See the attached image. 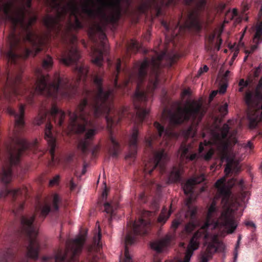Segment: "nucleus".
Returning <instances> with one entry per match:
<instances>
[{
	"mask_svg": "<svg viewBox=\"0 0 262 262\" xmlns=\"http://www.w3.org/2000/svg\"><path fill=\"white\" fill-rule=\"evenodd\" d=\"M162 25L164 26L166 30L169 31L170 29V25L168 24L166 21L163 20L162 21Z\"/></svg>",
	"mask_w": 262,
	"mask_h": 262,
	"instance_id": "nucleus-56",
	"label": "nucleus"
},
{
	"mask_svg": "<svg viewBox=\"0 0 262 262\" xmlns=\"http://www.w3.org/2000/svg\"><path fill=\"white\" fill-rule=\"evenodd\" d=\"M53 63L52 57L48 55L42 59L41 63L42 68L45 70H49L52 68Z\"/></svg>",
	"mask_w": 262,
	"mask_h": 262,
	"instance_id": "nucleus-38",
	"label": "nucleus"
},
{
	"mask_svg": "<svg viewBox=\"0 0 262 262\" xmlns=\"http://www.w3.org/2000/svg\"><path fill=\"white\" fill-rule=\"evenodd\" d=\"M65 117L66 115L63 111L60 110L57 106L53 105L50 112H40L35 120V123L38 125L41 124L44 122H47L45 128V139L50 147L49 151L53 161L56 143L55 139L51 133L52 125L51 124V121L52 120L56 125L61 126L64 121Z\"/></svg>",
	"mask_w": 262,
	"mask_h": 262,
	"instance_id": "nucleus-7",
	"label": "nucleus"
},
{
	"mask_svg": "<svg viewBox=\"0 0 262 262\" xmlns=\"http://www.w3.org/2000/svg\"><path fill=\"white\" fill-rule=\"evenodd\" d=\"M226 180L225 178L219 179L215 183V187L217 189L216 194L215 198L218 199L221 198V203L223 205L224 210L221 213L219 217V208L216 206V203L215 200H213L210 206L214 205L215 209V212L213 214L212 220L215 222H219L217 226H215V224L211 223L208 226L205 228L206 232L208 234L207 238L204 239L203 238L200 239V241L204 243L207 245L206 250L202 253L201 260L199 262H208L212 257V255L216 251V247L214 242H208L210 238V234L208 232V228L212 225L214 228H219L224 227L228 234H231L234 232L236 229L238 222L235 218V211L231 208V191L230 188L226 185Z\"/></svg>",
	"mask_w": 262,
	"mask_h": 262,
	"instance_id": "nucleus-4",
	"label": "nucleus"
},
{
	"mask_svg": "<svg viewBox=\"0 0 262 262\" xmlns=\"http://www.w3.org/2000/svg\"><path fill=\"white\" fill-rule=\"evenodd\" d=\"M59 198L58 195L54 194L53 198L52 207L46 203L41 208V215L45 217L50 211H56L58 209V203Z\"/></svg>",
	"mask_w": 262,
	"mask_h": 262,
	"instance_id": "nucleus-25",
	"label": "nucleus"
},
{
	"mask_svg": "<svg viewBox=\"0 0 262 262\" xmlns=\"http://www.w3.org/2000/svg\"><path fill=\"white\" fill-rule=\"evenodd\" d=\"M249 84V82L247 81H245L244 79H241L239 80L238 85L240 86L246 88Z\"/></svg>",
	"mask_w": 262,
	"mask_h": 262,
	"instance_id": "nucleus-53",
	"label": "nucleus"
},
{
	"mask_svg": "<svg viewBox=\"0 0 262 262\" xmlns=\"http://www.w3.org/2000/svg\"><path fill=\"white\" fill-rule=\"evenodd\" d=\"M258 44L256 43V45L252 46L250 50L246 51V53L248 54H252L257 49Z\"/></svg>",
	"mask_w": 262,
	"mask_h": 262,
	"instance_id": "nucleus-54",
	"label": "nucleus"
},
{
	"mask_svg": "<svg viewBox=\"0 0 262 262\" xmlns=\"http://www.w3.org/2000/svg\"><path fill=\"white\" fill-rule=\"evenodd\" d=\"M25 191V189H8L5 188L0 192V199L2 198H5L8 195L10 194L13 196H16L19 195H22L24 194Z\"/></svg>",
	"mask_w": 262,
	"mask_h": 262,
	"instance_id": "nucleus-30",
	"label": "nucleus"
},
{
	"mask_svg": "<svg viewBox=\"0 0 262 262\" xmlns=\"http://www.w3.org/2000/svg\"><path fill=\"white\" fill-rule=\"evenodd\" d=\"M137 70V73L134 72L129 75V80L133 81L137 79L139 82H142L146 77L147 71V59L145 58L143 61L136 63L134 66V71Z\"/></svg>",
	"mask_w": 262,
	"mask_h": 262,
	"instance_id": "nucleus-18",
	"label": "nucleus"
},
{
	"mask_svg": "<svg viewBox=\"0 0 262 262\" xmlns=\"http://www.w3.org/2000/svg\"><path fill=\"white\" fill-rule=\"evenodd\" d=\"M154 126L158 131L157 138H160L163 136V139L166 143L171 138L177 137V134L170 127L165 129L164 126L158 122L154 123Z\"/></svg>",
	"mask_w": 262,
	"mask_h": 262,
	"instance_id": "nucleus-21",
	"label": "nucleus"
},
{
	"mask_svg": "<svg viewBox=\"0 0 262 262\" xmlns=\"http://www.w3.org/2000/svg\"><path fill=\"white\" fill-rule=\"evenodd\" d=\"M83 245H67L66 252L64 254L59 252L55 256L56 262H61L66 258H70V262L75 260V257L81 251Z\"/></svg>",
	"mask_w": 262,
	"mask_h": 262,
	"instance_id": "nucleus-17",
	"label": "nucleus"
},
{
	"mask_svg": "<svg viewBox=\"0 0 262 262\" xmlns=\"http://www.w3.org/2000/svg\"><path fill=\"white\" fill-rule=\"evenodd\" d=\"M219 111L222 114L224 115H226L228 112V104L225 103L223 105L220 106L219 107Z\"/></svg>",
	"mask_w": 262,
	"mask_h": 262,
	"instance_id": "nucleus-45",
	"label": "nucleus"
},
{
	"mask_svg": "<svg viewBox=\"0 0 262 262\" xmlns=\"http://www.w3.org/2000/svg\"><path fill=\"white\" fill-rule=\"evenodd\" d=\"M7 112L10 115L14 116L15 126L16 127H20L24 125L25 123V105L23 104L20 105L18 112L17 113H16L12 108H11V107H9L7 108Z\"/></svg>",
	"mask_w": 262,
	"mask_h": 262,
	"instance_id": "nucleus-24",
	"label": "nucleus"
},
{
	"mask_svg": "<svg viewBox=\"0 0 262 262\" xmlns=\"http://www.w3.org/2000/svg\"><path fill=\"white\" fill-rule=\"evenodd\" d=\"M212 145V142L211 141H206V140H205L204 141L203 143L201 142L200 143V145H199V153H202L203 150H204V146H211Z\"/></svg>",
	"mask_w": 262,
	"mask_h": 262,
	"instance_id": "nucleus-43",
	"label": "nucleus"
},
{
	"mask_svg": "<svg viewBox=\"0 0 262 262\" xmlns=\"http://www.w3.org/2000/svg\"><path fill=\"white\" fill-rule=\"evenodd\" d=\"M262 41V22L256 26V32L253 37V42L259 43Z\"/></svg>",
	"mask_w": 262,
	"mask_h": 262,
	"instance_id": "nucleus-37",
	"label": "nucleus"
},
{
	"mask_svg": "<svg viewBox=\"0 0 262 262\" xmlns=\"http://www.w3.org/2000/svg\"><path fill=\"white\" fill-rule=\"evenodd\" d=\"M34 216H23L21 220L22 229L28 234L29 238V244L27 247L28 256L33 259L38 257L39 245L35 237L37 234V228L33 224Z\"/></svg>",
	"mask_w": 262,
	"mask_h": 262,
	"instance_id": "nucleus-10",
	"label": "nucleus"
},
{
	"mask_svg": "<svg viewBox=\"0 0 262 262\" xmlns=\"http://www.w3.org/2000/svg\"><path fill=\"white\" fill-rule=\"evenodd\" d=\"M15 252L11 249L6 250L0 257V262H9L14 257Z\"/></svg>",
	"mask_w": 262,
	"mask_h": 262,
	"instance_id": "nucleus-34",
	"label": "nucleus"
},
{
	"mask_svg": "<svg viewBox=\"0 0 262 262\" xmlns=\"http://www.w3.org/2000/svg\"><path fill=\"white\" fill-rule=\"evenodd\" d=\"M215 212V209L214 207V205L209 206L204 225L194 233L190 240L186 252L187 254L192 256L193 251L198 249L199 247L200 239L203 238L204 239H206L207 238L208 234L206 232L205 228L207 227L209 224L214 223L215 224V226H218L219 222H215L212 218L213 215V214H214Z\"/></svg>",
	"mask_w": 262,
	"mask_h": 262,
	"instance_id": "nucleus-11",
	"label": "nucleus"
},
{
	"mask_svg": "<svg viewBox=\"0 0 262 262\" xmlns=\"http://www.w3.org/2000/svg\"><path fill=\"white\" fill-rule=\"evenodd\" d=\"M149 51L148 50V53H149ZM149 56V55L148 54V71H149V70H150L151 71L152 73L154 74H155V76H156V77H157V76L159 75L160 73H159L158 75H156V74H155V73L154 72V71L153 68H152V67L151 66V60H150ZM148 75H149V72L148 73Z\"/></svg>",
	"mask_w": 262,
	"mask_h": 262,
	"instance_id": "nucleus-51",
	"label": "nucleus"
},
{
	"mask_svg": "<svg viewBox=\"0 0 262 262\" xmlns=\"http://www.w3.org/2000/svg\"><path fill=\"white\" fill-rule=\"evenodd\" d=\"M12 179L11 169L9 165L6 164L3 166L0 173V181L5 184L9 183Z\"/></svg>",
	"mask_w": 262,
	"mask_h": 262,
	"instance_id": "nucleus-26",
	"label": "nucleus"
},
{
	"mask_svg": "<svg viewBox=\"0 0 262 262\" xmlns=\"http://www.w3.org/2000/svg\"><path fill=\"white\" fill-rule=\"evenodd\" d=\"M214 150L212 148H210L208 151L204 155V159L206 161H209L214 155Z\"/></svg>",
	"mask_w": 262,
	"mask_h": 262,
	"instance_id": "nucleus-42",
	"label": "nucleus"
},
{
	"mask_svg": "<svg viewBox=\"0 0 262 262\" xmlns=\"http://www.w3.org/2000/svg\"><path fill=\"white\" fill-rule=\"evenodd\" d=\"M104 210L106 213L113 216L118 208V203L116 201H111L104 204Z\"/></svg>",
	"mask_w": 262,
	"mask_h": 262,
	"instance_id": "nucleus-32",
	"label": "nucleus"
},
{
	"mask_svg": "<svg viewBox=\"0 0 262 262\" xmlns=\"http://www.w3.org/2000/svg\"><path fill=\"white\" fill-rule=\"evenodd\" d=\"M146 99L145 93L140 89V86L138 84V88L134 96V101H144Z\"/></svg>",
	"mask_w": 262,
	"mask_h": 262,
	"instance_id": "nucleus-36",
	"label": "nucleus"
},
{
	"mask_svg": "<svg viewBox=\"0 0 262 262\" xmlns=\"http://www.w3.org/2000/svg\"><path fill=\"white\" fill-rule=\"evenodd\" d=\"M231 121L229 120L228 123H225L220 129L222 138L224 141L222 142L219 147L221 148L222 154L224 156L227 155L228 147L232 142L235 144L236 142L235 136L237 134V130H233L230 132L229 124H231Z\"/></svg>",
	"mask_w": 262,
	"mask_h": 262,
	"instance_id": "nucleus-14",
	"label": "nucleus"
},
{
	"mask_svg": "<svg viewBox=\"0 0 262 262\" xmlns=\"http://www.w3.org/2000/svg\"><path fill=\"white\" fill-rule=\"evenodd\" d=\"M170 215V212H169L167 215L165 214V212L163 210L159 215L157 219V222L161 225H164L169 218Z\"/></svg>",
	"mask_w": 262,
	"mask_h": 262,
	"instance_id": "nucleus-40",
	"label": "nucleus"
},
{
	"mask_svg": "<svg viewBox=\"0 0 262 262\" xmlns=\"http://www.w3.org/2000/svg\"><path fill=\"white\" fill-rule=\"evenodd\" d=\"M135 107L137 109V115L140 120H142L146 116V112L145 110L138 106L135 104Z\"/></svg>",
	"mask_w": 262,
	"mask_h": 262,
	"instance_id": "nucleus-41",
	"label": "nucleus"
},
{
	"mask_svg": "<svg viewBox=\"0 0 262 262\" xmlns=\"http://www.w3.org/2000/svg\"><path fill=\"white\" fill-rule=\"evenodd\" d=\"M147 222L143 219L134 222L133 224L128 225L124 238L125 249L123 256L120 262H132V256L129 253L127 246L132 245L136 240V236H143L147 232Z\"/></svg>",
	"mask_w": 262,
	"mask_h": 262,
	"instance_id": "nucleus-8",
	"label": "nucleus"
},
{
	"mask_svg": "<svg viewBox=\"0 0 262 262\" xmlns=\"http://www.w3.org/2000/svg\"><path fill=\"white\" fill-rule=\"evenodd\" d=\"M53 6L57 9L55 16L48 15L44 18V23L50 30H59L62 21H67V32L77 30L82 28L78 19L81 13L90 17L97 16L99 23H95L89 29V36L96 43L93 50L92 62L98 66L102 64L103 52L106 50V37L103 32L105 26L108 23L117 21L120 15V0H97L99 6L96 10L93 8V0H85L81 6V10L75 0H69L64 6L58 0H51Z\"/></svg>",
	"mask_w": 262,
	"mask_h": 262,
	"instance_id": "nucleus-1",
	"label": "nucleus"
},
{
	"mask_svg": "<svg viewBox=\"0 0 262 262\" xmlns=\"http://www.w3.org/2000/svg\"><path fill=\"white\" fill-rule=\"evenodd\" d=\"M198 183L195 179H189L183 185V189L185 194L187 195H192L193 193L194 186Z\"/></svg>",
	"mask_w": 262,
	"mask_h": 262,
	"instance_id": "nucleus-27",
	"label": "nucleus"
},
{
	"mask_svg": "<svg viewBox=\"0 0 262 262\" xmlns=\"http://www.w3.org/2000/svg\"><path fill=\"white\" fill-rule=\"evenodd\" d=\"M246 225L248 226H251V227H255L254 224L253 222H250V221L247 222L246 223Z\"/></svg>",
	"mask_w": 262,
	"mask_h": 262,
	"instance_id": "nucleus-62",
	"label": "nucleus"
},
{
	"mask_svg": "<svg viewBox=\"0 0 262 262\" xmlns=\"http://www.w3.org/2000/svg\"><path fill=\"white\" fill-rule=\"evenodd\" d=\"M36 73L38 74L36 86L37 93L54 97L61 96L65 98L71 97L75 93V88L69 83L67 78L57 77L54 83L48 84V75L40 70H37Z\"/></svg>",
	"mask_w": 262,
	"mask_h": 262,
	"instance_id": "nucleus-6",
	"label": "nucleus"
},
{
	"mask_svg": "<svg viewBox=\"0 0 262 262\" xmlns=\"http://www.w3.org/2000/svg\"><path fill=\"white\" fill-rule=\"evenodd\" d=\"M260 71V70L259 68H257L256 69V70L254 71V74L255 77H257L258 76Z\"/></svg>",
	"mask_w": 262,
	"mask_h": 262,
	"instance_id": "nucleus-60",
	"label": "nucleus"
},
{
	"mask_svg": "<svg viewBox=\"0 0 262 262\" xmlns=\"http://www.w3.org/2000/svg\"><path fill=\"white\" fill-rule=\"evenodd\" d=\"M20 77L15 74H8L7 82L4 90L6 99L9 102L14 100V98L18 94L16 85L20 81Z\"/></svg>",
	"mask_w": 262,
	"mask_h": 262,
	"instance_id": "nucleus-16",
	"label": "nucleus"
},
{
	"mask_svg": "<svg viewBox=\"0 0 262 262\" xmlns=\"http://www.w3.org/2000/svg\"><path fill=\"white\" fill-rule=\"evenodd\" d=\"M13 143L14 145H11L7 148V157L11 165L18 162L21 152L27 146L25 140L19 137L16 138Z\"/></svg>",
	"mask_w": 262,
	"mask_h": 262,
	"instance_id": "nucleus-15",
	"label": "nucleus"
},
{
	"mask_svg": "<svg viewBox=\"0 0 262 262\" xmlns=\"http://www.w3.org/2000/svg\"><path fill=\"white\" fill-rule=\"evenodd\" d=\"M191 257V256L188 255L186 253L185 256L184 262H189Z\"/></svg>",
	"mask_w": 262,
	"mask_h": 262,
	"instance_id": "nucleus-59",
	"label": "nucleus"
},
{
	"mask_svg": "<svg viewBox=\"0 0 262 262\" xmlns=\"http://www.w3.org/2000/svg\"><path fill=\"white\" fill-rule=\"evenodd\" d=\"M237 164H234L232 161L228 162L225 169V172L227 174H229L233 172H237L239 170Z\"/></svg>",
	"mask_w": 262,
	"mask_h": 262,
	"instance_id": "nucleus-39",
	"label": "nucleus"
},
{
	"mask_svg": "<svg viewBox=\"0 0 262 262\" xmlns=\"http://www.w3.org/2000/svg\"><path fill=\"white\" fill-rule=\"evenodd\" d=\"M148 150L149 148H150L152 146V139L150 137L148 136Z\"/></svg>",
	"mask_w": 262,
	"mask_h": 262,
	"instance_id": "nucleus-61",
	"label": "nucleus"
},
{
	"mask_svg": "<svg viewBox=\"0 0 262 262\" xmlns=\"http://www.w3.org/2000/svg\"><path fill=\"white\" fill-rule=\"evenodd\" d=\"M198 209L195 207L188 206V209L186 213V217H189L190 221L186 225L185 230L187 233H191L196 227V216Z\"/></svg>",
	"mask_w": 262,
	"mask_h": 262,
	"instance_id": "nucleus-23",
	"label": "nucleus"
},
{
	"mask_svg": "<svg viewBox=\"0 0 262 262\" xmlns=\"http://www.w3.org/2000/svg\"><path fill=\"white\" fill-rule=\"evenodd\" d=\"M227 87V85L226 84H223V85H222L219 89L220 93L224 94L226 91Z\"/></svg>",
	"mask_w": 262,
	"mask_h": 262,
	"instance_id": "nucleus-55",
	"label": "nucleus"
},
{
	"mask_svg": "<svg viewBox=\"0 0 262 262\" xmlns=\"http://www.w3.org/2000/svg\"><path fill=\"white\" fill-rule=\"evenodd\" d=\"M177 56L168 53L166 51L156 52L151 57V66L156 75L160 73L162 67H171L176 62Z\"/></svg>",
	"mask_w": 262,
	"mask_h": 262,
	"instance_id": "nucleus-13",
	"label": "nucleus"
},
{
	"mask_svg": "<svg viewBox=\"0 0 262 262\" xmlns=\"http://www.w3.org/2000/svg\"><path fill=\"white\" fill-rule=\"evenodd\" d=\"M181 224V222L179 220L175 219L174 220L171 224V228L172 229L174 232L176 231V229L179 227V226Z\"/></svg>",
	"mask_w": 262,
	"mask_h": 262,
	"instance_id": "nucleus-44",
	"label": "nucleus"
},
{
	"mask_svg": "<svg viewBox=\"0 0 262 262\" xmlns=\"http://www.w3.org/2000/svg\"><path fill=\"white\" fill-rule=\"evenodd\" d=\"M168 242L166 239H162L159 241L152 242L150 244L151 248L155 250L158 254L161 253L167 246Z\"/></svg>",
	"mask_w": 262,
	"mask_h": 262,
	"instance_id": "nucleus-28",
	"label": "nucleus"
},
{
	"mask_svg": "<svg viewBox=\"0 0 262 262\" xmlns=\"http://www.w3.org/2000/svg\"><path fill=\"white\" fill-rule=\"evenodd\" d=\"M75 71L78 74L80 79H84L88 72V68L86 66L82 64L79 67H76Z\"/></svg>",
	"mask_w": 262,
	"mask_h": 262,
	"instance_id": "nucleus-35",
	"label": "nucleus"
},
{
	"mask_svg": "<svg viewBox=\"0 0 262 262\" xmlns=\"http://www.w3.org/2000/svg\"><path fill=\"white\" fill-rule=\"evenodd\" d=\"M76 37L73 34H68L64 39L65 49L62 53L60 61L66 66L75 63L80 58L76 47Z\"/></svg>",
	"mask_w": 262,
	"mask_h": 262,
	"instance_id": "nucleus-12",
	"label": "nucleus"
},
{
	"mask_svg": "<svg viewBox=\"0 0 262 262\" xmlns=\"http://www.w3.org/2000/svg\"><path fill=\"white\" fill-rule=\"evenodd\" d=\"M154 157L155 167H159L161 171H164L166 162L169 159L168 155L162 149L155 151Z\"/></svg>",
	"mask_w": 262,
	"mask_h": 262,
	"instance_id": "nucleus-22",
	"label": "nucleus"
},
{
	"mask_svg": "<svg viewBox=\"0 0 262 262\" xmlns=\"http://www.w3.org/2000/svg\"><path fill=\"white\" fill-rule=\"evenodd\" d=\"M60 179L59 175L55 176L50 181L49 184L50 186H54L58 184Z\"/></svg>",
	"mask_w": 262,
	"mask_h": 262,
	"instance_id": "nucleus-47",
	"label": "nucleus"
},
{
	"mask_svg": "<svg viewBox=\"0 0 262 262\" xmlns=\"http://www.w3.org/2000/svg\"><path fill=\"white\" fill-rule=\"evenodd\" d=\"M163 3L166 2L167 5L172 4L175 3L177 0H162ZM152 0H148V10L151 7Z\"/></svg>",
	"mask_w": 262,
	"mask_h": 262,
	"instance_id": "nucleus-49",
	"label": "nucleus"
},
{
	"mask_svg": "<svg viewBox=\"0 0 262 262\" xmlns=\"http://www.w3.org/2000/svg\"><path fill=\"white\" fill-rule=\"evenodd\" d=\"M31 1L0 0V15L12 26L8 41H42L39 36L29 30L36 20L30 13Z\"/></svg>",
	"mask_w": 262,
	"mask_h": 262,
	"instance_id": "nucleus-3",
	"label": "nucleus"
},
{
	"mask_svg": "<svg viewBox=\"0 0 262 262\" xmlns=\"http://www.w3.org/2000/svg\"><path fill=\"white\" fill-rule=\"evenodd\" d=\"M139 140L138 130L134 128L129 138L128 145L129 152L126 156L125 158L134 157L137 152L138 142Z\"/></svg>",
	"mask_w": 262,
	"mask_h": 262,
	"instance_id": "nucleus-20",
	"label": "nucleus"
},
{
	"mask_svg": "<svg viewBox=\"0 0 262 262\" xmlns=\"http://www.w3.org/2000/svg\"><path fill=\"white\" fill-rule=\"evenodd\" d=\"M129 49L133 51H136L138 50V46L136 41H132L129 45Z\"/></svg>",
	"mask_w": 262,
	"mask_h": 262,
	"instance_id": "nucleus-50",
	"label": "nucleus"
},
{
	"mask_svg": "<svg viewBox=\"0 0 262 262\" xmlns=\"http://www.w3.org/2000/svg\"><path fill=\"white\" fill-rule=\"evenodd\" d=\"M110 139L111 142V146L109 149V153L113 157H116L119 152V145L116 140L115 137L111 134Z\"/></svg>",
	"mask_w": 262,
	"mask_h": 262,
	"instance_id": "nucleus-31",
	"label": "nucleus"
},
{
	"mask_svg": "<svg viewBox=\"0 0 262 262\" xmlns=\"http://www.w3.org/2000/svg\"><path fill=\"white\" fill-rule=\"evenodd\" d=\"M181 168L180 167H173L169 176L168 180L171 183L178 182L181 181Z\"/></svg>",
	"mask_w": 262,
	"mask_h": 262,
	"instance_id": "nucleus-29",
	"label": "nucleus"
},
{
	"mask_svg": "<svg viewBox=\"0 0 262 262\" xmlns=\"http://www.w3.org/2000/svg\"><path fill=\"white\" fill-rule=\"evenodd\" d=\"M208 70V67L207 66L205 65L203 68H201L200 69L199 72L200 73V74H201L202 73L207 72Z\"/></svg>",
	"mask_w": 262,
	"mask_h": 262,
	"instance_id": "nucleus-57",
	"label": "nucleus"
},
{
	"mask_svg": "<svg viewBox=\"0 0 262 262\" xmlns=\"http://www.w3.org/2000/svg\"><path fill=\"white\" fill-rule=\"evenodd\" d=\"M238 54V50H236L234 51L233 56L232 57V59H235V58L237 57V55Z\"/></svg>",
	"mask_w": 262,
	"mask_h": 262,
	"instance_id": "nucleus-63",
	"label": "nucleus"
},
{
	"mask_svg": "<svg viewBox=\"0 0 262 262\" xmlns=\"http://www.w3.org/2000/svg\"><path fill=\"white\" fill-rule=\"evenodd\" d=\"M115 69L116 73L114 74V86L116 88H120V85L117 84V78L119 73L121 71V70L123 69V67L122 66V62L120 59L118 58L116 59L115 63Z\"/></svg>",
	"mask_w": 262,
	"mask_h": 262,
	"instance_id": "nucleus-33",
	"label": "nucleus"
},
{
	"mask_svg": "<svg viewBox=\"0 0 262 262\" xmlns=\"http://www.w3.org/2000/svg\"><path fill=\"white\" fill-rule=\"evenodd\" d=\"M186 5L190 6L194 3V6L189 8L183 15L181 14L180 19H184L185 27L188 28L201 29L200 16L205 9L206 0H184Z\"/></svg>",
	"mask_w": 262,
	"mask_h": 262,
	"instance_id": "nucleus-9",
	"label": "nucleus"
},
{
	"mask_svg": "<svg viewBox=\"0 0 262 262\" xmlns=\"http://www.w3.org/2000/svg\"><path fill=\"white\" fill-rule=\"evenodd\" d=\"M202 104L195 101L190 103L187 107H179L177 112L170 113L169 123L172 126L178 125L184 122H190L191 124L186 130L187 136L193 137L196 127L204 115Z\"/></svg>",
	"mask_w": 262,
	"mask_h": 262,
	"instance_id": "nucleus-5",
	"label": "nucleus"
},
{
	"mask_svg": "<svg viewBox=\"0 0 262 262\" xmlns=\"http://www.w3.org/2000/svg\"><path fill=\"white\" fill-rule=\"evenodd\" d=\"M154 261L155 262H161V259L158 256H155Z\"/></svg>",
	"mask_w": 262,
	"mask_h": 262,
	"instance_id": "nucleus-64",
	"label": "nucleus"
},
{
	"mask_svg": "<svg viewBox=\"0 0 262 262\" xmlns=\"http://www.w3.org/2000/svg\"><path fill=\"white\" fill-rule=\"evenodd\" d=\"M76 184L74 183L73 181V179H72L70 181V187L71 190H73L76 187Z\"/></svg>",
	"mask_w": 262,
	"mask_h": 262,
	"instance_id": "nucleus-58",
	"label": "nucleus"
},
{
	"mask_svg": "<svg viewBox=\"0 0 262 262\" xmlns=\"http://www.w3.org/2000/svg\"><path fill=\"white\" fill-rule=\"evenodd\" d=\"M94 83L97 87V94L90 92L77 106L75 112L68 111L69 123L68 128L75 133H81L85 132L83 139H81L78 145V148L83 152L88 150L91 141L97 133V129L92 120L91 111L94 109V116L98 118L106 115L105 119L108 126L111 127L117 121L113 118L108 113L111 112L112 107L110 99L111 98L113 89L103 91L101 85L102 79L96 76L94 79Z\"/></svg>",
	"mask_w": 262,
	"mask_h": 262,
	"instance_id": "nucleus-2",
	"label": "nucleus"
},
{
	"mask_svg": "<svg viewBox=\"0 0 262 262\" xmlns=\"http://www.w3.org/2000/svg\"><path fill=\"white\" fill-rule=\"evenodd\" d=\"M24 204L23 203H20L17 205V206L15 207L13 209V212L15 214H18L19 212L23 209Z\"/></svg>",
	"mask_w": 262,
	"mask_h": 262,
	"instance_id": "nucleus-48",
	"label": "nucleus"
},
{
	"mask_svg": "<svg viewBox=\"0 0 262 262\" xmlns=\"http://www.w3.org/2000/svg\"><path fill=\"white\" fill-rule=\"evenodd\" d=\"M149 51L148 50V53H149ZM149 56V55L148 54V71H149V70H150L151 71L152 73L154 74H155V76H156V77H157V76L159 75L160 73H159L158 75H156V74H155V73L154 72V71L153 68H152V67L151 66V60H150ZM148 75H149V72L148 73Z\"/></svg>",
	"mask_w": 262,
	"mask_h": 262,
	"instance_id": "nucleus-52",
	"label": "nucleus"
},
{
	"mask_svg": "<svg viewBox=\"0 0 262 262\" xmlns=\"http://www.w3.org/2000/svg\"><path fill=\"white\" fill-rule=\"evenodd\" d=\"M179 152L180 154V159L182 161H184L185 159L193 161L197 158V154L193 152V146L191 144H187L185 142H182Z\"/></svg>",
	"mask_w": 262,
	"mask_h": 262,
	"instance_id": "nucleus-19",
	"label": "nucleus"
},
{
	"mask_svg": "<svg viewBox=\"0 0 262 262\" xmlns=\"http://www.w3.org/2000/svg\"><path fill=\"white\" fill-rule=\"evenodd\" d=\"M98 228L99 230L98 233L96 235H95L94 237V243H95V244L97 245V246L99 245V241L101 238V234H100V230H99V228H100L99 225H98Z\"/></svg>",
	"mask_w": 262,
	"mask_h": 262,
	"instance_id": "nucleus-46",
	"label": "nucleus"
}]
</instances>
